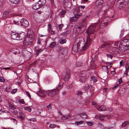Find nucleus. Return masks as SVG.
I'll return each mask as SVG.
<instances>
[{"label":"nucleus","mask_w":129,"mask_h":129,"mask_svg":"<svg viewBox=\"0 0 129 129\" xmlns=\"http://www.w3.org/2000/svg\"><path fill=\"white\" fill-rule=\"evenodd\" d=\"M91 41L90 38L88 36L87 38L85 43V42L84 39L82 38H77L76 42L78 46L80 47V49H83V50L85 51L89 47Z\"/></svg>","instance_id":"1"},{"label":"nucleus","mask_w":129,"mask_h":129,"mask_svg":"<svg viewBox=\"0 0 129 129\" xmlns=\"http://www.w3.org/2000/svg\"><path fill=\"white\" fill-rule=\"evenodd\" d=\"M119 47L122 52H124L129 49V40L125 39L119 43Z\"/></svg>","instance_id":"2"},{"label":"nucleus","mask_w":129,"mask_h":129,"mask_svg":"<svg viewBox=\"0 0 129 129\" xmlns=\"http://www.w3.org/2000/svg\"><path fill=\"white\" fill-rule=\"evenodd\" d=\"M63 86L59 84L58 87L55 89L48 91V94L50 96H53L58 93L59 91L62 87Z\"/></svg>","instance_id":"3"},{"label":"nucleus","mask_w":129,"mask_h":129,"mask_svg":"<svg viewBox=\"0 0 129 129\" xmlns=\"http://www.w3.org/2000/svg\"><path fill=\"white\" fill-rule=\"evenodd\" d=\"M96 25L97 24L95 23L90 25L88 28L86 33H87L89 35L93 33L95 31V28Z\"/></svg>","instance_id":"4"},{"label":"nucleus","mask_w":129,"mask_h":129,"mask_svg":"<svg viewBox=\"0 0 129 129\" xmlns=\"http://www.w3.org/2000/svg\"><path fill=\"white\" fill-rule=\"evenodd\" d=\"M82 16L81 13H76L74 15V16L70 17V22H77L80 17Z\"/></svg>","instance_id":"5"},{"label":"nucleus","mask_w":129,"mask_h":129,"mask_svg":"<svg viewBox=\"0 0 129 129\" xmlns=\"http://www.w3.org/2000/svg\"><path fill=\"white\" fill-rule=\"evenodd\" d=\"M33 40L31 38L26 37L23 42V44L25 46L30 45L32 44Z\"/></svg>","instance_id":"6"},{"label":"nucleus","mask_w":129,"mask_h":129,"mask_svg":"<svg viewBox=\"0 0 129 129\" xmlns=\"http://www.w3.org/2000/svg\"><path fill=\"white\" fill-rule=\"evenodd\" d=\"M70 77V70L69 69H66V75L63 78L65 81H67Z\"/></svg>","instance_id":"7"},{"label":"nucleus","mask_w":129,"mask_h":129,"mask_svg":"<svg viewBox=\"0 0 129 129\" xmlns=\"http://www.w3.org/2000/svg\"><path fill=\"white\" fill-rule=\"evenodd\" d=\"M20 24L25 27H27L29 25L28 21L25 19H22L20 21Z\"/></svg>","instance_id":"8"},{"label":"nucleus","mask_w":129,"mask_h":129,"mask_svg":"<svg viewBox=\"0 0 129 129\" xmlns=\"http://www.w3.org/2000/svg\"><path fill=\"white\" fill-rule=\"evenodd\" d=\"M80 47L78 46V45L76 44V45H74L73 46L72 48L73 51L75 52H78L81 51H84L83 49H80Z\"/></svg>","instance_id":"9"},{"label":"nucleus","mask_w":129,"mask_h":129,"mask_svg":"<svg viewBox=\"0 0 129 129\" xmlns=\"http://www.w3.org/2000/svg\"><path fill=\"white\" fill-rule=\"evenodd\" d=\"M19 33L12 32L11 34V38L13 40H18Z\"/></svg>","instance_id":"10"},{"label":"nucleus","mask_w":129,"mask_h":129,"mask_svg":"<svg viewBox=\"0 0 129 129\" xmlns=\"http://www.w3.org/2000/svg\"><path fill=\"white\" fill-rule=\"evenodd\" d=\"M40 3L38 2L35 4H34L32 6V8L34 10H37L41 6L40 5Z\"/></svg>","instance_id":"11"},{"label":"nucleus","mask_w":129,"mask_h":129,"mask_svg":"<svg viewBox=\"0 0 129 129\" xmlns=\"http://www.w3.org/2000/svg\"><path fill=\"white\" fill-rule=\"evenodd\" d=\"M34 51L36 52V54L37 55V56L38 55L39 53L41 52L42 51V50L41 49H39V47L37 46L35 47L34 49Z\"/></svg>","instance_id":"12"},{"label":"nucleus","mask_w":129,"mask_h":129,"mask_svg":"<svg viewBox=\"0 0 129 129\" xmlns=\"http://www.w3.org/2000/svg\"><path fill=\"white\" fill-rule=\"evenodd\" d=\"M46 93V92L45 91H39V93L37 94H39V96L44 98L45 96Z\"/></svg>","instance_id":"13"},{"label":"nucleus","mask_w":129,"mask_h":129,"mask_svg":"<svg viewBox=\"0 0 129 129\" xmlns=\"http://www.w3.org/2000/svg\"><path fill=\"white\" fill-rule=\"evenodd\" d=\"M97 108L99 111H105L107 109V108L104 105L100 107L98 106Z\"/></svg>","instance_id":"14"},{"label":"nucleus","mask_w":129,"mask_h":129,"mask_svg":"<svg viewBox=\"0 0 129 129\" xmlns=\"http://www.w3.org/2000/svg\"><path fill=\"white\" fill-rule=\"evenodd\" d=\"M79 115L83 119H85L87 118V115L85 113H82L79 114Z\"/></svg>","instance_id":"15"},{"label":"nucleus","mask_w":129,"mask_h":129,"mask_svg":"<svg viewBox=\"0 0 129 129\" xmlns=\"http://www.w3.org/2000/svg\"><path fill=\"white\" fill-rule=\"evenodd\" d=\"M18 40L23 39L25 37V36L24 33H19Z\"/></svg>","instance_id":"16"},{"label":"nucleus","mask_w":129,"mask_h":129,"mask_svg":"<svg viewBox=\"0 0 129 129\" xmlns=\"http://www.w3.org/2000/svg\"><path fill=\"white\" fill-rule=\"evenodd\" d=\"M87 72L86 71H83L81 72L79 77H86Z\"/></svg>","instance_id":"17"},{"label":"nucleus","mask_w":129,"mask_h":129,"mask_svg":"<svg viewBox=\"0 0 129 129\" xmlns=\"http://www.w3.org/2000/svg\"><path fill=\"white\" fill-rule=\"evenodd\" d=\"M110 45V44L108 43L105 44H103L101 45L100 47V48H108L109 47Z\"/></svg>","instance_id":"18"},{"label":"nucleus","mask_w":129,"mask_h":129,"mask_svg":"<svg viewBox=\"0 0 129 129\" xmlns=\"http://www.w3.org/2000/svg\"><path fill=\"white\" fill-rule=\"evenodd\" d=\"M19 116H17V117L21 119H23L24 118V116L23 113L21 111L19 112Z\"/></svg>","instance_id":"19"},{"label":"nucleus","mask_w":129,"mask_h":129,"mask_svg":"<svg viewBox=\"0 0 129 129\" xmlns=\"http://www.w3.org/2000/svg\"><path fill=\"white\" fill-rule=\"evenodd\" d=\"M102 69L103 71L106 72L108 74V67L106 66H103L102 67Z\"/></svg>","instance_id":"20"},{"label":"nucleus","mask_w":129,"mask_h":129,"mask_svg":"<svg viewBox=\"0 0 129 129\" xmlns=\"http://www.w3.org/2000/svg\"><path fill=\"white\" fill-rule=\"evenodd\" d=\"M110 49L113 52H118V49L117 47H110Z\"/></svg>","instance_id":"21"},{"label":"nucleus","mask_w":129,"mask_h":129,"mask_svg":"<svg viewBox=\"0 0 129 129\" xmlns=\"http://www.w3.org/2000/svg\"><path fill=\"white\" fill-rule=\"evenodd\" d=\"M79 80L80 82L83 83H85L86 79V77H79Z\"/></svg>","instance_id":"22"},{"label":"nucleus","mask_w":129,"mask_h":129,"mask_svg":"<svg viewBox=\"0 0 129 129\" xmlns=\"http://www.w3.org/2000/svg\"><path fill=\"white\" fill-rule=\"evenodd\" d=\"M70 31L68 30L62 33L61 35L63 36H65L68 35L70 34Z\"/></svg>","instance_id":"23"},{"label":"nucleus","mask_w":129,"mask_h":129,"mask_svg":"<svg viewBox=\"0 0 129 129\" xmlns=\"http://www.w3.org/2000/svg\"><path fill=\"white\" fill-rule=\"evenodd\" d=\"M39 3H40V5L41 6H42L44 5L46 3V0H39L38 2Z\"/></svg>","instance_id":"24"},{"label":"nucleus","mask_w":129,"mask_h":129,"mask_svg":"<svg viewBox=\"0 0 129 129\" xmlns=\"http://www.w3.org/2000/svg\"><path fill=\"white\" fill-rule=\"evenodd\" d=\"M12 3L14 4H17L18 3L20 0H9Z\"/></svg>","instance_id":"25"},{"label":"nucleus","mask_w":129,"mask_h":129,"mask_svg":"<svg viewBox=\"0 0 129 129\" xmlns=\"http://www.w3.org/2000/svg\"><path fill=\"white\" fill-rule=\"evenodd\" d=\"M86 19L84 18L83 19L82 22V26H86Z\"/></svg>","instance_id":"26"},{"label":"nucleus","mask_w":129,"mask_h":129,"mask_svg":"<svg viewBox=\"0 0 129 129\" xmlns=\"http://www.w3.org/2000/svg\"><path fill=\"white\" fill-rule=\"evenodd\" d=\"M89 85L88 84H86L83 87V89L84 90L86 91L89 89Z\"/></svg>","instance_id":"27"},{"label":"nucleus","mask_w":129,"mask_h":129,"mask_svg":"<svg viewBox=\"0 0 129 129\" xmlns=\"http://www.w3.org/2000/svg\"><path fill=\"white\" fill-rule=\"evenodd\" d=\"M129 123L128 121H125L122 124V127H124L126 126Z\"/></svg>","instance_id":"28"},{"label":"nucleus","mask_w":129,"mask_h":129,"mask_svg":"<svg viewBox=\"0 0 129 129\" xmlns=\"http://www.w3.org/2000/svg\"><path fill=\"white\" fill-rule=\"evenodd\" d=\"M91 79L94 82H96L97 81V78L96 77L92 76L91 77Z\"/></svg>","instance_id":"29"},{"label":"nucleus","mask_w":129,"mask_h":129,"mask_svg":"<svg viewBox=\"0 0 129 129\" xmlns=\"http://www.w3.org/2000/svg\"><path fill=\"white\" fill-rule=\"evenodd\" d=\"M47 108L48 109L49 111H51L52 110V107L51 104H49L46 106Z\"/></svg>","instance_id":"30"},{"label":"nucleus","mask_w":129,"mask_h":129,"mask_svg":"<svg viewBox=\"0 0 129 129\" xmlns=\"http://www.w3.org/2000/svg\"><path fill=\"white\" fill-rule=\"evenodd\" d=\"M76 66L77 67L81 66L82 64V63L80 62H77L76 63Z\"/></svg>","instance_id":"31"},{"label":"nucleus","mask_w":129,"mask_h":129,"mask_svg":"<svg viewBox=\"0 0 129 129\" xmlns=\"http://www.w3.org/2000/svg\"><path fill=\"white\" fill-rule=\"evenodd\" d=\"M56 43L55 42H52L51 43L50 45V47L51 48H53L55 45Z\"/></svg>","instance_id":"32"},{"label":"nucleus","mask_w":129,"mask_h":129,"mask_svg":"<svg viewBox=\"0 0 129 129\" xmlns=\"http://www.w3.org/2000/svg\"><path fill=\"white\" fill-rule=\"evenodd\" d=\"M24 110L26 111H27L30 112L31 111V109L28 107H25L24 108Z\"/></svg>","instance_id":"33"},{"label":"nucleus","mask_w":129,"mask_h":129,"mask_svg":"<svg viewBox=\"0 0 129 129\" xmlns=\"http://www.w3.org/2000/svg\"><path fill=\"white\" fill-rule=\"evenodd\" d=\"M73 83H71L70 85L67 86V88L68 89L72 88L73 86Z\"/></svg>","instance_id":"34"},{"label":"nucleus","mask_w":129,"mask_h":129,"mask_svg":"<svg viewBox=\"0 0 129 129\" xmlns=\"http://www.w3.org/2000/svg\"><path fill=\"white\" fill-rule=\"evenodd\" d=\"M87 124L89 126H91L93 124V122L92 121H88L86 122Z\"/></svg>","instance_id":"35"},{"label":"nucleus","mask_w":129,"mask_h":129,"mask_svg":"<svg viewBox=\"0 0 129 129\" xmlns=\"http://www.w3.org/2000/svg\"><path fill=\"white\" fill-rule=\"evenodd\" d=\"M67 40L65 39H62L60 41V43L61 44H63L66 43Z\"/></svg>","instance_id":"36"},{"label":"nucleus","mask_w":129,"mask_h":129,"mask_svg":"<svg viewBox=\"0 0 129 129\" xmlns=\"http://www.w3.org/2000/svg\"><path fill=\"white\" fill-rule=\"evenodd\" d=\"M19 103L21 104H23L25 103L24 100L23 99H20L19 100Z\"/></svg>","instance_id":"37"},{"label":"nucleus","mask_w":129,"mask_h":129,"mask_svg":"<svg viewBox=\"0 0 129 129\" xmlns=\"http://www.w3.org/2000/svg\"><path fill=\"white\" fill-rule=\"evenodd\" d=\"M83 121H76L75 122V124L78 125H80L82 124L83 123Z\"/></svg>","instance_id":"38"},{"label":"nucleus","mask_w":129,"mask_h":129,"mask_svg":"<svg viewBox=\"0 0 129 129\" xmlns=\"http://www.w3.org/2000/svg\"><path fill=\"white\" fill-rule=\"evenodd\" d=\"M9 106L10 108L12 110H14L15 108V107L12 104H9Z\"/></svg>","instance_id":"39"},{"label":"nucleus","mask_w":129,"mask_h":129,"mask_svg":"<svg viewBox=\"0 0 129 129\" xmlns=\"http://www.w3.org/2000/svg\"><path fill=\"white\" fill-rule=\"evenodd\" d=\"M17 88L14 89L12 90L11 91V93L12 94H14L17 91Z\"/></svg>","instance_id":"40"},{"label":"nucleus","mask_w":129,"mask_h":129,"mask_svg":"<svg viewBox=\"0 0 129 129\" xmlns=\"http://www.w3.org/2000/svg\"><path fill=\"white\" fill-rule=\"evenodd\" d=\"M56 127V125L55 124H51L49 126V127L51 128H53Z\"/></svg>","instance_id":"41"},{"label":"nucleus","mask_w":129,"mask_h":129,"mask_svg":"<svg viewBox=\"0 0 129 129\" xmlns=\"http://www.w3.org/2000/svg\"><path fill=\"white\" fill-rule=\"evenodd\" d=\"M12 113L14 115H17L18 114V111L16 110H14L12 112Z\"/></svg>","instance_id":"42"},{"label":"nucleus","mask_w":129,"mask_h":129,"mask_svg":"<svg viewBox=\"0 0 129 129\" xmlns=\"http://www.w3.org/2000/svg\"><path fill=\"white\" fill-rule=\"evenodd\" d=\"M63 52H62V54L63 55L66 54L67 53V50L66 49H63Z\"/></svg>","instance_id":"43"},{"label":"nucleus","mask_w":129,"mask_h":129,"mask_svg":"<svg viewBox=\"0 0 129 129\" xmlns=\"http://www.w3.org/2000/svg\"><path fill=\"white\" fill-rule=\"evenodd\" d=\"M63 26V25L62 24H60L58 26V27L59 28L60 30H62V28Z\"/></svg>","instance_id":"44"},{"label":"nucleus","mask_w":129,"mask_h":129,"mask_svg":"<svg viewBox=\"0 0 129 129\" xmlns=\"http://www.w3.org/2000/svg\"><path fill=\"white\" fill-rule=\"evenodd\" d=\"M5 80L4 79V78L2 77H0V82H5Z\"/></svg>","instance_id":"45"},{"label":"nucleus","mask_w":129,"mask_h":129,"mask_svg":"<svg viewBox=\"0 0 129 129\" xmlns=\"http://www.w3.org/2000/svg\"><path fill=\"white\" fill-rule=\"evenodd\" d=\"M66 11L64 10H62L60 12V14L61 15H64L65 13H66Z\"/></svg>","instance_id":"46"},{"label":"nucleus","mask_w":129,"mask_h":129,"mask_svg":"<svg viewBox=\"0 0 129 129\" xmlns=\"http://www.w3.org/2000/svg\"><path fill=\"white\" fill-rule=\"evenodd\" d=\"M83 93L81 91H78L77 93V95H82Z\"/></svg>","instance_id":"47"},{"label":"nucleus","mask_w":129,"mask_h":129,"mask_svg":"<svg viewBox=\"0 0 129 129\" xmlns=\"http://www.w3.org/2000/svg\"><path fill=\"white\" fill-rule=\"evenodd\" d=\"M26 94L28 97L30 98H31V96L30 95L28 91H26Z\"/></svg>","instance_id":"48"},{"label":"nucleus","mask_w":129,"mask_h":129,"mask_svg":"<svg viewBox=\"0 0 129 129\" xmlns=\"http://www.w3.org/2000/svg\"><path fill=\"white\" fill-rule=\"evenodd\" d=\"M119 41H117L114 44V45L115 46L118 47L119 44Z\"/></svg>","instance_id":"49"},{"label":"nucleus","mask_w":129,"mask_h":129,"mask_svg":"<svg viewBox=\"0 0 129 129\" xmlns=\"http://www.w3.org/2000/svg\"><path fill=\"white\" fill-rule=\"evenodd\" d=\"M3 0H0V8L3 5Z\"/></svg>","instance_id":"50"},{"label":"nucleus","mask_w":129,"mask_h":129,"mask_svg":"<svg viewBox=\"0 0 129 129\" xmlns=\"http://www.w3.org/2000/svg\"><path fill=\"white\" fill-rule=\"evenodd\" d=\"M107 57L110 58L111 59H112V58L113 57V56L111 55L110 54H107Z\"/></svg>","instance_id":"51"},{"label":"nucleus","mask_w":129,"mask_h":129,"mask_svg":"<svg viewBox=\"0 0 129 129\" xmlns=\"http://www.w3.org/2000/svg\"><path fill=\"white\" fill-rule=\"evenodd\" d=\"M119 86V85H118V84L117 85H115L114 87H113L112 88V89L114 90H115L116 88L118 87Z\"/></svg>","instance_id":"52"},{"label":"nucleus","mask_w":129,"mask_h":129,"mask_svg":"<svg viewBox=\"0 0 129 129\" xmlns=\"http://www.w3.org/2000/svg\"><path fill=\"white\" fill-rule=\"evenodd\" d=\"M102 1H100V2L98 3V5L102 6Z\"/></svg>","instance_id":"53"},{"label":"nucleus","mask_w":129,"mask_h":129,"mask_svg":"<svg viewBox=\"0 0 129 129\" xmlns=\"http://www.w3.org/2000/svg\"><path fill=\"white\" fill-rule=\"evenodd\" d=\"M125 71H128V70L129 69V67L128 65L126 66L125 67Z\"/></svg>","instance_id":"54"},{"label":"nucleus","mask_w":129,"mask_h":129,"mask_svg":"<svg viewBox=\"0 0 129 129\" xmlns=\"http://www.w3.org/2000/svg\"><path fill=\"white\" fill-rule=\"evenodd\" d=\"M118 82L119 84L121 83H122V80L121 78L119 79L118 80Z\"/></svg>","instance_id":"55"},{"label":"nucleus","mask_w":129,"mask_h":129,"mask_svg":"<svg viewBox=\"0 0 129 129\" xmlns=\"http://www.w3.org/2000/svg\"><path fill=\"white\" fill-rule=\"evenodd\" d=\"M61 119L62 120H66L67 119V118L66 116H63L61 117Z\"/></svg>","instance_id":"56"},{"label":"nucleus","mask_w":129,"mask_h":129,"mask_svg":"<svg viewBox=\"0 0 129 129\" xmlns=\"http://www.w3.org/2000/svg\"><path fill=\"white\" fill-rule=\"evenodd\" d=\"M38 41L37 43L38 44H40L41 43V41L39 39V37L37 39Z\"/></svg>","instance_id":"57"},{"label":"nucleus","mask_w":129,"mask_h":129,"mask_svg":"<svg viewBox=\"0 0 129 129\" xmlns=\"http://www.w3.org/2000/svg\"><path fill=\"white\" fill-rule=\"evenodd\" d=\"M51 4L52 6H53L54 5V0H50Z\"/></svg>","instance_id":"58"},{"label":"nucleus","mask_w":129,"mask_h":129,"mask_svg":"<svg viewBox=\"0 0 129 129\" xmlns=\"http://www.w3.org/2000/svg\"><path fill=\"white\" fill-rule=\"evenodd\" d=\"M78 34H76V35L74 34L73 35V37H74V39H76V38L77 37Z\"/></svg>","instance_id":"59"},{"label":"nucleus","mask_w":129,"mask_h":129,"mask_svg":"<svg viewBox=\"0 0 129 129\" xmlns=\"http://www.w3.org/2000/svg\"><path fill=\"white\" fill-rule=\"evenodd\" d=\"M16 51L15 52H13V53H14L15 55L17 54L19 52L18 50L17 49H16Z\"/></svg>","instance_id":"60"},{"label":"nucleus","mask_w":129,"mask_h":129,"mask_svg":"<svg viewBox=\"0 0 129 129\" xmlns=\"http://www.w3.org/2000/svg\"><path fill=\"white\" fill-rule=\"evenodd\" d=\"M116 73V72L115 70L112 71L111 72V74L113 75L115 74Z\"/></svg>","instance_id":"61"},{"label":"nucleus","mask_w":129,"mask_h":129,"mask_svg":"<svg viewBox=\"0 0 129 129\" xmlns=\"http://www.w3.org/2000/svg\"><path fill=\"white\" fill-rule=\"evenodd\" d=\"M80 8H81V9H82V10L84 9V8L85 7V6H80Z\"/></svg>","instance_id":"62"},{"label":"nucleus","mask_w":129,"mask_h":129,"mask_svg":"<svg viewBox=\"0 0 129 129\" xmlns=\"http://www.w3.org/2000/svg\"><path fill=\"white\" fill-rule=\"evenodd\" d=\"M96 102L94 101H92V105H96Z\"/></svg>","instance_id":"63"},{"label":"nucleus","mask_w":129,"mask_h":129,"mask_svg":"<svg viewBox=\"0 0 129 129\" xmlns=\"http://www.w3.org/2000/svg\"><path fill=\"white\" fill-rule=\"evenodd\" d=\"M14 22L15 24H16L18 25L19 24V23L18 22H17L16 21H15V20L14 21Z\"/></svg>","instance_id":"64"}]
</instances>
